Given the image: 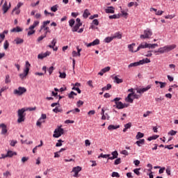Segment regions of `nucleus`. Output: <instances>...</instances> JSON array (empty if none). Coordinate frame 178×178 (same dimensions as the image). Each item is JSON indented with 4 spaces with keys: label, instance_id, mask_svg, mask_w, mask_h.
I'll use <instances>...</instances> for the list:
<instances>
[{
    "label": "nucleus",
    "instance_id": "nucleus-1",
    "mask_svg": "<svg viewBox=\"0 0 178 178\" xmlns=\"http://www.w3.org/2000/svg\"><path fill=\"white\" fill-rule=\"evenodd\" d=\"M26 110L25 108H22L21 109H19L17 111V123H22V122H24L26 120Z\"/></svg>",
    "mask_w": 178,
    "mask_h": 178
},
{
    "label": "nucleus",
    "instance_id": "nucleus-2",
    "mask_svg": "<svg viewBox=\"0 0 178 178\" xmlns=\"http://www.w3.org/2000/svg\"><path fill=\"white\" fill-rule=\"evenodd\" d=\"M49 23H51L50 20L44 21L42 25L40 26L39 33H41V31L43 30L44 31H45L44 35L46 36L48 34V33H51V30L49 29V27L47 26L48 24H49Z\"/></svg>",
    "mask_w": 178,
    "mask_h": 178
},
{
    "label": "nucleus",
    "instance_id": "nucleus-3",
    "mask_svg": "<svg viewBox=\"0 0 178 178\" xmlns=\"http://www.w3.org/2000/svg\"><path fill=\"white\" fill-rule=\"evenodd\" d=\"M120 99H122V98L115 97V99L111 100V102H115L117 109H123L124 108H127V106H129V104H122V102H120Z\"/></svg>",
    "mask_w": 178,
    "mask_h": 178
},
{
    "label": "nucleus",
    "instance_id": "nucleus-4",
    "mask_svg": "<svg viewBox=\"0 0 178 178\" xmlns=\"http://www.w3.org/2000/svg\"><path fill=\"white\" fill-rule=\"evenodd\" d=\"M175 48H176V45L175 44L166 45L163 47H160L157 50V52H159V54H165V52H170V51L175 49Z\"/></svg>",
    "mask_w": 178,
    "mask_h": 178
},
{
    "label": "nucleus",
    "instance_id": "nucleus-5",
    "mask_svg": "<svg viewBox=\"0 0 178 178\" xmlns=\"http://www.w3.org/2000/svg\"><path fill=\"white\" fill-rule=\"evenodd\" d=\"M30 66H31L30 63H29V61H26L25 69L24 70V72L19 74V77L22 80H23V79L26 77L27 74H29V72H30Z\"/></svg>",
    "mask_w": 178,
    "mask_h": 178
},
{
    "label": "nucleus",
    "instance_id": "nucleus-6",
    "mask_svg": "<svg viewBox=\"0 0 178 178\" xmlns=\"http://www.w3.org/2000/svg\"><path fill=\"white\" fill-rule=\"evenodd\" d=\"M25 92H27V89L24 87L19 86L17 89L14 90V95H17L18 97L22 96Z\"/></svg>",
    "mask_w": 178,
    "mask_h": 178
},
{
    "label": "nucleus",
    "instance_id": "nucleus-7",
    "mask_svg": "<svg viewBox=\"0 0 178 178\" xmlns=\"http://www.w3.org/2000/svg\"><path fill=\"white\" fill-rule=\"evenodd\" d=\"M54 133L53 137H54V138H59V137L65 133V131L63 130V128L59 127L54 130Z\"/></svg>",
    "mask_w": 178,
    "mask_h": 178
},
{
    "label": "nucleus",
    "instance_id": "nucleus-8",
    "mask_svg": "<svg viewBox=\"0 0 178 178\" xmlns=\"http://www.w3.org/2000/svg\"><path fill=\"white\" fill-rule=\"evenodd\" d=\"M152 35V31L147 28L146 30L144 31V34L140 35V38H141V40H145L147 38H151Z\"/></svg>",
    "mask_w": 178,
    "mask_h": 178
},
{
    "label": "nucleus",
    "instance_id": "nucleus-9",
    "mask_svg": "<svg viewBox=\"0 0 178 178\" xmlns=\"http://www.w3.org/2000/svg\"><path fill=\"white\" fill-rule=\"evenodd\" d=\"M72 172L74 173V175H73L74 177H79V172H81V167L80 166L74 167L72 168Z\"/></svg>",
    "mask_w": 178,
    "mask_h": 178
},
{
    "label": "nucleus",
    "instance_id": "nucleus-10",
    "mask_svg": "<svg viewBox=\"0 0 178 178\" xmlns=\"http://www.w3.org/2000/svg\"><path fill=\"white\" fill-rule=\"evenodd\" d=\"M151 87H152L151 85H148L145 88L138 89L137 92L138 94H144V92H146V91H148V90H150Z\"/></svg>",
    "mask_w": 178,
    "mask_h": 178
},
{
    "label": "nucleus",
    "instance_id": "nucleus-11",
    "mask_svg": "<svg viewBox=\"0 0 178 178\" xmlns=\"http://www.w3.org/2000/svg\"><path fill=\"white\" fill-rule=\"evenodd\" d=\"M51 55V51H47L44 53L39 54L38 55V59H44V58H47V56H49Z\"/></svg>",
    "mask_w": 178,
    "mask_h": 178
},
{
    "label": "nucleus",
    "instance_id": "nucleus-12",
    "mask_svg": "<svg viewBox=\"0 0 178 178\" xmlns=\"http://www.w3.org/2000/svg\"><path fill=\"white\" fill-rule=\"evenodd\" d=\"M0 127L1 129V134L5 135L8 133V129H7L6 124H0Z\"/></svg>",
    "mask_w": 178,
    "mask_h": 178
},
{
    "label": "nucleus",
    "instance_id": "nucleus-13",
    "mask_svg": "<svg viewBox=\"0 0 178 178\" xmlns=\"http://www.w3.org/2000/svg\"><path fill=\"white\" fill-rule=\"evenodd\" d=\"M145 48H148V43L145 42V44L144 43L140 44L138 47L137 49L135 50V52H138V51H140V49H145Z\"/></svg>",
    "mask_w": 178,
    "mask_h": 178
},
{
    "label": "nucleus",
    "instance_id": "nucleus-14",
    "mask_svg": "<svg viewBox=\"0 0 178 178\" xmlns=\"http://www.w3.org/2000/svg\"><path fill=\"white\" fill-rule=\"evenodd\" d=\"M155 84L157 86V87H160V88H165L166 87V82H162V81H155Z\"/></svg>",
    "mask_w": 178,
    "mask_h": 178
},
{
    "label": "nucleus",
    "instance_id": "nucleus-15",
    "mask_svg": "<svg viewBox=\"0 0 178 178\" xmlns=\"http://www.w3.org/2000/svg\"><path fill=\"white\" fill-rule=\"evenodd\" d=\"M106 13H115V7L108 6L105 9Z\"/></svg>",
    "mask_w": 178,
    "mask_h": 178
},
{
    "label": "nucleus",
    "instance_id": "nucleus-16",
    "mask_svg": "<svg viewBox=\"0 0 178 178\" xmlns=\"http://www.w3.org/2000/svg\"><path fill=\"white\" fill-rule=\"evenodd\" d=\"M133 97V93H129L128 96L126 97L125 101L127 102H129V104H133V99L131 98Z\"/></svg>",
    "mask_w": 178,
    "mask_h": 178
},
{
    "label": "nucleus",
    "instance_id": "nucleus-17",
    "mask_svg": "<svg viewBox=\"0 0 178 178\" xmlns=\"http://www.w3.org/2000/svg\"><path fill=\"white\" fill-rule=\"evenodd\" d=\"M11 33H20L23 31V29L20 28V26H17L10 30Z\"/></svg>",
    "mask_w": 178,
    "mask_h": 178
},
{
    "label": "nucleus",
    "instance_id": "nucleus-18",
    "mask_svg": "<svg viewBox=\"0 0 178 178\" xmlns=\"http://www.w3.org/2000/svg\"><path fill=\"white\" fill-rule=\"evenodd\" d=\"M136 144L138 145V147H141V145H144V144H145V140L140 139L139 140L136 142Z\"/></svg>",
    "mask_w": 178,
    "mask_h": 178
},
{
    "label": "nucleus",
    "instance_id": "nucleus-19",
    "mask_svg": "<svg viewBox=\"0 0 178 178\" xmlns=\"http://www.w3.org/2000/svg\"><path fill=\"white\" fill-rule=\"evenodd\" d=\"M82 24H76L75 26L72 27V31H73V33L77 31Z\"/></svg>",
    "mask_w": 178,
    "mask_h": 178
},
{
    "label": "nucleus",
    "instance_id": "nucleus-20",
    "mask_svg": "<svg viewBox=\"0 0 178 178\" xmlns=\"http://www.w3.org/2000/svg\"><path fill=\"white\" fill-rule=\"evenodd\" d=\"M9 8H10V6H8V3L5 2L4 4L3 5V13H6V12L9 10Z\"/></svg>",
    "mask_w": 178,
    "mask_h": 178
},
{
    "label": "nucleus",
    "instance_id": "nucleus-21",
    "mask_svg": "<svg viewBox=\"0 0 178 178\" xmlns=\"http://www.w3.org/2000/svg\"><path fill=\"white\" fill-rule=\"evenodd\" d=\"M114 83H117V84H120V83H123V79H119L118 76H114L113 78Z\"/></svg>",
    "mask_w": 178,
    "mask_h": 178
},
{
    "label": "nucleus",
    "instance_id": "nucleus-22",
    "mask_svg": "<svg viewBox=\"0 0 178 178\" xmlns=\"http://www.w3.org/2000/svg\"><path fill=\"white\" fill-rule=\"evenodd\" d=\"M113 40H115V38H118V40H120L122 38V34L120 33V32H117L115 33H114L112 35Z\"/></svg>",
    "mask_w": 178,
    "mask_h": 178
},
{
    "label": "nucleus",
    "instance_id": "nucleus-23",
    "mask_svg": "<svg viewBox=\"0 0 178 178\" xmlns=\"http://www.w3.org/2000/svg\"><path fill=\"white\" fill-rule=\"evenodd\" d=\"M141 62L138 61V62H135V63H131V64H129L128 65V67H136V66H140Z\"/></svg>",
    "mask_w": 178,
    "mask_h": 178
},
{
    "label": "nucleus",
    "instance_id": "nucleus-24",
    "mask_svg": "<svg viewBox=\"0 0 178 178\" xmlns=\"http://www.w3.org/2000/svg\"><path fill=\"white\" fill-rule=\"evenodd\" d=\"M90 15H91V13H90V11L88 10V9H86L83 14V17H84V19H87V17L90 16Z\"/></svg>",
    "mask_w": 178,
    "mask_h": 178
},
{
    "label": "nucleus",
    "instance_id": "nucleus-25",
    "mask_svg": "<svg viewBox=\"0 0 178 178\" xmlns=\"http://www.w3.org/2000/svg\"><path fill=\"white\" fill-rule=\"evenodd\" d=\"M14 41L17 44V45H19V44H23V42H24V40L20 38H17L16 39H15Z\"/></svg>",
    "mask_w": 178,
    "mask_h": 178
},
{
    "label": "nucleus",
    "instance_id": "nucleus-26",
    "mask_svg": "<svg viewBox=\"0 0 178 178\" xmlns=\"http://www.w3.org/2000/svg\"><path fill=\"white\" fill-rule=\"evenodd\" d=\"M119 127H120V125H109L108 127V130H116V129H119Z\"/></svg>",
    "mask_w": 178,
    "mask_h": 178
},
{
    "label": "nucleus",
    "instance_id": "nucleus-27",
    "mask_svg": "<svg viewBox=\"0 0 178 178\" xmlns=\"http://www.w3.org/2000/svg\"><path fill=\"white\" fill-rule=\"evenodd\" d=\"M13 155H17V154L15 152H13L11 150H9L8 152H7V156L8 158H12V156H13Z\"/></svg>",
    "mask_w": 178,
    "mask_h": 178
},
{
    "label": "nucleus",
    "instance_id": "nucleus-28",
    "mask_svg": "<svg viewBox=\"0 0 178 178\" xmlns=\"http://www.w3.org/2000/svg\"><path fill=\"white\" fill-rule=\"evenodd\" d=\"M134 47H136V43H132V44L128 45V48H129L130 52H136V51H134Z\"/></svg>",
    "mask_w": 178,
    "mask_h": 178
},
{
    "label": "nucleus",
    "instance_id": "nucleus-29",
    "mask_svg": "<svg viewBox=\"0 0 178 178\" xmlns=\"http://www.w3.org/2000/svg\"><path fill=\"white\" fill-rule=\"evenodd\" d=\"M51 43V44H49V45H47V47L49 48L54 49V47H55V45H56V39H53Z\"/></svg>",
    "mask_w": 178,
    "mask_h": 178
},
{
    "label": "nucleus",
    "instance_id": "nucleus-30",
    "mask_svg": "<svg viewBox=\"0 0 178 178\" xmlns=\"http://www.w3.org/2000/svg\"><path fill=\"white\" fill-rule=\"evenodd\" d=\"M139 62H140V65H144L145 63H149L151 60H149V58H146L145 59L139 60Z\"/></svg>",
    "mask_w": 178,
    "mask_h": 178
},
{
    "label": "nucleus",
    "instance_id": "nucleus-31",
    "mask_svg": "<svg viewBox=\"0 0 178 178\" xmlns=\"http://www.w3.org/2000/svg\"><path fill=\"white\" fill-rule=\"evenodd\" d=\"M26 30H29V31H28V33H27V35H29V36L33 35V34L35 33V30H34V29H30V26H29V28L28 29H26Z\"/></svg>",
    "mask_w": 178,
    "mask_h": 178
},
{
    "label": "nucleus",
    "instance_id": "nucleus-32",
    "mask_svg": "<svg viewBox=\"0 0 178 178\" xmlns=\"http://www.w3.org/2000/svg\"><path fill=\"white\" fill-rule=\"evenodd\" d=\"M111 41H113V37H107L104 39V42H106L107 44H109V42H111Z\"/></svg>",
    "mask_w": 178,
    "mask_h": 178
},
{
    "label": "nucleus",
    "instance_id": "nucleus-33",
    "mask_svg": "<svg viewBox=\"0 0 178 178\" xmlns=\"http://www.w3.org/2000/svg\"><path fill=\"white\" fill-rule=\"evenodd\" d=\"M38 24H40V21H34L33 25L30 26V29H35V27H37Z\"/></svg>",
    "mask_w": 178,
    "mask_h": 178
},
{
    "label": "nucleus",
    "instance_id": "nucleus-34",
    "mask_svg": "<svg viewBox=\"0 0 178 178\" xmlns=\"http://www.w3.org/2000/svg\"><path fill=\"white\" fill-rule=\"evenodd\" d=\"M156 47H158V44L154 43V44H148L147 43V48H149L150 49H155Z\"/></svg>",
    "mask_w": 178,
    "mask_h": 178
},
{
    "label": "nucleus",
    "instance_id": "nucleus-35",
    "mask_svg": "<svg viewBox=\"0 0 178 178\" xmlns=\"http://www.w3.org/2000/svg\"><path fill=\"white\" fill-rule=\"evenodd\" d=\"M144 137V134L141 132H138L136 136V140H140V138H143Z\"/></svg>",
    "mask_w": 178,
    "mask_h": 178
},
{
    "label": "nucleus",
    "instance_id": "nucleus-36",
    "mask_svg": "<svg viewBox=\"0 0 178 178\" xmlns=\"http://www.w3.org/2000/svg\"><path fill=\"white\" fill-rule=\"evenodd\" d=\"M23 6V3H18L17 6L15 7V8L13 10V12H15V10H17L18 9H20V8Z\"/></svg>",
    "mask_w": 178,
    "mask_h": 178
},
{
    "label": "nucleus",
    "instance_id": "nucleus-37",
    "mask_svg": "<svg viewBox=\"0 0 178 178\" xmlns=\"http://www.w3.org/2000/svg\"><path fill=\"white\" fill-rule=\"evenodd\" d=\"M158 137H159V136H158V135H154L153 136H150L147 138V141H152V140H156V138H158Z\"/></svg>",
    "mask_w": 178,
    "mask_h": 178
},
{
    "label": "nucleus",
    "instance_id": "nucleus-38",
    "mask_svg": "<svg viewBox=\"0 0 178 178\" xmlns=\"http://www.w3.org/2000/svg\"><path fill=\"white\" fill-rule=\"evenodd\" d=\"M53 112H54V113H58V112L62 113V112H63V110L58 107H56L55 108L53 109Z\"/></svg>",
    "mask_w": 178,
    "mask_h": 178
},
{
    "label": "nucleus",
    "instance_id": "nucleus-39",
    "mask_svg": "<svg viewBox=\"0 0 178 178\" xmlns=\"http://www.w3.org/2000/svg\"><path fill=\"white\" fill-rule=\"evenodd\" d=\"M46 37H47V35H44H44H40L39 38H38L37 42H41V41H42V40H43L44 38H45Z\"/></svg>",
    "mask_w": 178,
    "mask_h": 178
},
{
    "label": "nucleus",
    "instance_id": "nucleus-40",
    "mask_svg": "<svg viewBox=\"0 0 178 178\" xmlns=\"http://www.w3.org/2000/svg\"><path fill=\"white\" fill-rule=\"evenodd\" d=\"M5 83L6 84H8V83H10V76H9V74L6 75Z\"/></svg>",
    "mask_w": 178,
    "mask_h": 178
},
{
    "label": "nucleus",
    "instance_id": "nucleus-41",
    "mask_svg": "<svg viewBox=\"0 0 178 178\" xmlns=\"http://www.w3.org/2000/svg\"><path fill=\"white\" fill-rule=\"evenodd\" d=\"M120 17V15H110L108 17L109 19H119Z\"/></svg>",
    "mask_w": 178,
    "mask_h": 178
},
{
    "label": "nucleus",
    "instance_id": "nucleus-42",
    "mask_svg": "<svg viewBox=\"0 0 178 178\" xmlns=\"http://www.w3.org/2000/svg\"><path fill=\"white\" fill-rule=\"evenodd\" d=\"M177 134V131L171 130L168 132V136H176Z\"/></svg>",
    "mask_w": 178,
    "mask_h": 178
},
{
    "label": "nucleus",
    "instance_id": "nucleus-43",
    "mask_svg": "<svg viewBox=\"0 0 178 178\" xmlns=\"http://www.w3.org/2000/svg\"><path fill=\"white\" fill-rule=\"evenodd\" d=\"M140 170H141V168H136L134 170V172L137 175V176H140Z\"/></svg>",
    "mask_w": 178,
    "mask_h": 178
},
{
    "label": "nucleus",
    "instance_id": "nucleus-44",
    "mask_svg": "<svg viewBox=\"0 0 178 178\" xmlns=\"http://www.w3.org/2000/svg\"><path fill=\"white\" fill-rule=\"evenodd\" d=\"M72 90L77 91L78 94H81V90L79 87L74 86Z\"/></svg>",
    "mask_w": 178,
    "mask_h": 178
},
{
    "label": "nucleus",
    "instance_id": "nucleus-45",
    "mask_svg": "<svg viewBox=\"0 0 178 178\" xmlns=\"http://www.w3.org/2000/svg\"><path fill=\"white\" fill-rule=\"evenodd\" d=\"M3 48L4 49H8V48H9V42H8V40L4 42Z\"/></svg>",
    "mask_w": 178,
    "mask_h": 178
},
{
    "label": "nucleus",
    "instance_id": "nucleus-46",
    "mask_svg": "<svg viewBox=\"0 0 178 178\" xmlns=\"http://www.w3.org/2000/svg\"><path fill=\"white\" fill-rule=\"evenodd\" d=\"M70 112H71V113H73V114H74V113H80V109L76 108H74V109H73V110H71Z\"/></svg>",
    "mask_w": 178,
    "mask_h": 178
},
{
    "label": "nucleus",
    "instance_id": "nucleus-47",
    "mask_svg": "<svg viewBox=\"0 0 178 178\" xmlns=\"http://www.w3.org/2000/svg\"><path fill=\"white\" fill-rule=\"evenodd\" d=\"M76 22L74 21V19H70V21H69V26H70V27H73V26H74V23H75Z\"/></svg>",
    "mask_w": 178,
    "mask_h": 178
},
{
    "label": "nucleus",
    "instance_id": "nucleus-48",
    "mask_svg": "<svg viewBox=\"0 0 178 178\" xmlns=\"http://www.w3.org/2000/svg\"><path fill=\"white\" fill-rule=\"evenodd\" d=\"M111 155L116 159L119 156V153H118V151L115 150L111 153Z\"/></svg>",
    "mask_w": 178,
    "mask_h": 178
},
{
    "label": "nucleus",
    "instance_id": "nucleus-49",
    "mask_svg": "<svg viewBox=\"0 0 178 178\" xmlns=\"http://www.w3.org/2000/svg\"><path fill=\"white\" fill-rule=\"evenodd\" d=\"M108 156H111V154H101L100 156H99L98 158H108Z\"/></svg>",
    "mask_w": 178,
    "mask_h": 178
},
{
    "label": "nucleus",
    "instance_id": "nucleus-50",
    "mask_svg": "<svg viewBox=\"0 0 178 178\" xmlns=\"http://www.w3.org/2000/svg\"><path fill=\"white\" fill-rule=\"evenodd\" d=\"M83 104H84V102L79 100L76 103V106H78V108H80V106H81Z\"/></svg>",
    "mask_w": 178,
    "mask_h": 178
},
{
    "label": "nucleus",
    "instance_id": "nucleus-51",
    "mask_svg": "<svg viewBox=\"0 0 178 178\" xmlns=\"http://www.w3.org/2000/svg\"><path fill=\"white\" fill-rule=\"evenodd\" d=\"M62 143H63V140L61 139L58 140V143L56 144V147H62Z\"/></svg>",
    "mask_w": 178,
    "mask_h": 178
},
{
    "label": "nucleus",
    "instance_id": "nucleus-52",
    "mask_svg": "<svg viewBox=\"0 0 178 178\" xmlns=\"http://www.w3.org/2000/svg\"><path fill=\"white\" fill-rule=\"evenodd\" d=\"M92 24H94L95 26H98L99 24V21L98 19H93Z\"/></svg>",
    "mask_w": 178,
    "mask_h": 178
},
{
    "label": "nucleus",
    "instance_id": "nucleus-53",
    "mask_svg": "<svg viewBox=\"0 0 178 178\" xmlns=\"http://www.w3.org/2000/svg\"><path fill=\"white\" fill-rule=\"evenodd\" d=\"M111 176L112 177H120V175L116 172H113Z\"/></svg>",
    "mask_w": 178,
    "mask_h": 178
},
{
    "label": "nucleus",
    "instance_id": "nucleus-54",
    "mask_svg": "<svg viewBox=\"0 0 178 178\" xmlns=\"http://www.w3.org/2000/svg\"><path fill=\"white\" fill-rule=\"evenodd\" d=\"M51 12H56L58 10V6L57 5L53 6L51 8Z\"/></svg>",
    "mask_w": 178,
    "mask_h": 178
},
{
    "label": "nucleus",
    "instance_id": "nucleus-55",
    "mask_svg": "<svg viewBox=\"0 0 178 178\" xmlns=\"http://www.w3.org/2000/svg\"><path fill=\"white\" fill-rule=\"evenodd\" d=\"M54 70H55V68L54 67V66L50 67L48 69L49 74H52Z\"/></svg>",
    "mask_w": 178,
    "mask_h": 178
},
{
    "label": "nucleus",
    "instance_id": "nucleus-56",
    "mask_svg": "<svg viewBox=\"0 0 178 178\" xmlns=\"http://www.w3.org/2000/svg\"><path fill=\"white\" fill-rule=\"evenodd\" d=\"M44 119H47V114H42L39 120L41 121H44Z\"/></svg>",
    "mask_w": 178,
    "mask_h": 178
},
{
    "label": "nucleus",
    "instance_id": "nucleus-57",
    "mask_svg": "<svg viewBox=\"0 0 178 178\" xmlns=\"http://www.w3.org/2000/svg\"><path fill=\"white\" fill-rule=\"evenodd\" d=\"M60 79H66V73L60 72Z\"/></svg>",
    "mask_w": 178,
    "mask_h": 178
},
{
    "label": "nucleus",
    "instance_id": "nucleus-58",
    "mask_svg": "<svg viewBox=\"0 0 178 178\" xmlns=\"http://www.w3.org/2000/svg\"><path fill=\"white\" fill-rule=\"evenodd\" d=\"M102 72H104V73H106V72H109L111 70V67H106L103 68Z\"/></svg>",
    "mask_w": 178,
    "mask_h": 178
},
{
    "label": "nucleus",
    "instance_id": "nucleus-59",
    "mask_svg": "<svg viewBox=\"0 0 178 178\" xmlns=\"http://www.w3.org/2000/svg\"><path fill=\"white\" fill-rule=\"evenodd\" d=\"M17 144V140H11L10 145L11 147H15Z\"/></svg>",
    "mask_w": 178,
    "mask_h": 178
},
{
    "label": "nucleus",
    "instance_id": "nucleus-60",
    "mask_svg": "<svg viewBox=\"0 0 178 178\" xmlns=\"http://www.w3.org/2000/svg\"><path fill=\"white\" fill-rule=\"evenodd\" d=\"M120 161H121L120 158H118V159H115V161H114V165L120 164V162H121Z\"/></svg>",
    "mask_w": 178,
    "mask_h": 178
},
{
    "label": "nucleus",
    "instance_id": "nucleus-61",
    "mask_svg": "<svg viewBox=\"0 0 178 178\" xmlns=\"http://www.w3.org/2000/svg\"><path fill=\"white\" fill-rule=\"evenodd\" d=\"M11 174H10V172L9 171H6V172H3V176H4L5 177H8V176H10Z\"/></svg>",
    "mask_w": 178,
    "mask_h": 178
},
{
    "label": "nucleus",
    "instance_id": "nucleus-62",
    "mask_svg": "<svg viewBox=\"0 0 178 178\" xmlns=\"http://www.w3.org/2000/svg\"><path fill=\"white\" fill-rule=\"evenodd\" d=\"M44 121H41L40 119L36 122V126L41 127V124L44 123Z\"/></svg>",
    "mask_w": 178,
    "mask_h": 178
},
{
    "label": "nucleus",
    "instance_id": "nucleus-63",
    "mask_svg": "<svg viewBox=\"0 0 178 178\" xmlns=\"http://www.w3.org/2000/svg\"><path fill=\"white\" fill-rule=\"evenodd\" d=\"M124 127L126 129H130V127H131V122H128L127 124H124Z\"/></svg>",
    "mask_w": 178,
    "mask_h": 178
},
{
    "label": "nucleus",
    "instance_id": "nucleus-64",
    "mask_svg": "<svg viewBox=\"0 0 178 178\" xmlns=\"http://www.w3.org/2000/svg\"><path fill=\"white\" fill-rule=\"evenodd\" d=\"M93 44L94 45H99V39H96L93 41Z\"/></svg>",
    "mask_w": 178,
    "mask_h": 178
}]
</instances>
